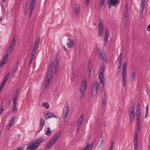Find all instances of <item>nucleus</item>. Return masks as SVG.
Segmentation results:
<instances>
[{"mask_svg": "<svg viewBox=\"0 0 150 150\" xmlns=\"http://www.w3.org/2000/svg\"><path fill=\"white\" fill-rule=\"evenodd\" d=\"M40 38L39 37H38L36 38L35 41V43L34 45L33 49L32 50L31 56L29 62V64H30L32 62L34 59V56L38 50V48L40 43Z\"/></svg>", "mask_w": 150, "mask_h": 150, "instance_id": "nucleus-1", "label": "nucleus"}, {"mask_svg": "<svg viewBox=\"0 0 150 150\" xmlns=\"http://www.w3.org/2000/svg\"><path fill=\"white\" fill-rule=\"evenodd\" d=\"M141 113L140 105V103H138L136 107L137 128L138 131H139L140 130V119L141 116Z\"/></svg>", "mask_w": 150, "mask_h": 150, "instance_id": "nucleus-2", "label": "nucleus"}, {"mask_svg": "<svg viewBox=\"0 0 150 150\" xmlns=\"http://www.w3.org/2000/svg\"><path fill=\"white\" fill-rule=\"evenodd\" d=\"M105 67L104 64L103 63L101 64L100 69L99 70L100 73L99 75V78L100 80V83H104L105 78L104 75Z\"/></svg>", "mask_w": 150, "mask_h": 150, "instance_id": "nucleus-3", "label": "nucleus"}, {"mask_svg": "<svg viewBox=\"0 0 150 150\" xmlns=\"http://www.w3.org/2000/svg\"><path fill=\"white\" fill-rule=\"evenodd\" d=\"M98 81H95L93 83L92 88L91 95L92 97H95L98 92Z\"/></svg>", "mask_w": 150, "mask_h": 150, "instance_id": "nucleus-4", "label": "nucleus"}, {"mask_svg": "<svg viewBox=\"0 0 150 150\" xmlns=\"http://www.w3.org/2000/svg\"><path fill=\"white\" fill-rule=\"evenodd\" d=\"M100 49H97V54H98V57L99 58L102 59L104 62H106L107 61L106 55L103 51H101Z\"/></svg>", "mask_w": 150, "mask_h": 150, "instance_id": "nucleus-5", "label": "nucleus"}, {"mask_svg": "<svg viewBox=\"0 0 150 150\" xmlns=\"http://www.w3.org/2000/svg\"><path fill=\"white\" fill-rule=\"evenodd\" d=\"M38 148V146L37 145V144L33 141L28 144L26 150H35Z\"/></svg>", "mask_w": 150, "mask_h": 150, "instance_id": "nucleus-6", "label": "nucleus"}, {"mask_svg": "<svg viewBox=\"0 0 150 150\" xmlns=\"http://www.w3.org/2000/svg\"><path fill=\"white\" fill-rule=\"evenodd\" d=\"M67 107H65L63 109V111L62 114L63 118L64 120H65L67 117L69 111V108L68 106V103Z\"/></svg>", "mask_w": 150, "mask_h": 150, "instance_id": "nucleus-7", "label": "nucleus"}, {"mask_svg": "<svg viewBox=\"0 0 150 150\" xmlns=\"http://www.w3.org/2000/svg\"><path fill=\"white\" fill-rule=\"evenodd\" d=\"M36 1V0H32L31 2L29 8L30 13L29 14V16L30 18V17L31 14L33 13V11L35 7Z\"/></svg>", "mask_w": 150, "mask_h": 150, "instance_id": "nucleus-8", "label": "nucleus"}, {"mask_svg": "<svg viewBox=\"0 0 150 150\" xmlns=\"http://www.w3.org/2000/svg\"><path fill=\"white\" fill-rule=\"evenodd\" d=\"M101 19L99 20V25L98 26L99 35L101 36L103 35V33L104 30V26L102 25V23L100 22Z\"/></svg>", "mask_w": 150, "mask_h": 150, "instance_id": "nucleus-9", "label": "nucleus"}, {"mask_svg": "<svg viewBox=\"0 0 150 150\" xmlns=\"http://www.w3.org/2000/svg\"><path fill=\"white\" fill-rule=\"evenodd\" d=\"M68 41L67 43V47L70 48H74V44L73 40L71 38H68Z\"/></svg>", "mask_w": 150, "mask_h": 150, "instance_id": "nucleus-10", "label": "nucleus"}, {"mask_svg": "<svg viewBox=\"0 0 150 150\" xmlns=\"http://www.w3.org/2000/svg\"><path fill=\"white\" fill-rule=\"evenodd\" d=\"M60 134L61 132H60L55 133L52 138L50 140H51L55 144L60 137Z\"/></svg>", "mask_w": 150, "mask_h": 150, "instance_id": "nucleus-11", "label": "nucleus"}, {"mask_svg": "<svg viewBox=\"0 0 150 150\" xmlns=\"http://www.w3.org/2000/svg\"><path fill=\"white\" fill-rule=\"evenodd\" d=\"M87 81L86 79H84L81 84V88L79 90H83L85 91L87 88Z\"/></svg>", "mask_w": 150, "mask_h": 150, "instance_id": "nucleus-12", "label": "nucleus"}, {"mask_svg": "<svg viewBox=\"0 0 150 150\" xmlns=\"http://www.w3.org/2000/svg\"><path fill=\"white\" fill-rule=\"evenodd\" d=\"M134 149H137L138 146V132H136L134 135Z\"/></svg>", "mask_w": 150, "mask_h": 150, "instance_id": "nucleus-13", "label": "nucleus"}, {"mask_svg": "<svg viewBox=\"0 0 150 150\" xmlns=\"http://www.w3.org/2000/svg\"><path fill=\"white\" fill-rule=\"evenodd\" d=\"M118 0H108L107 1L108 4H110L113 6L116 7L119 4Z\"/></svg>", "mask_w": 150, "mask_h": 150, "instance_id": "nucleus-14", "label": "nucleus"}, {"mask_svg": "<svg viewBox=\"0 0 150 150\" xmlns=\"http://www.w3.org/2000/svg\"><path fill=\"white\" fill-rule=\"evenodd\" d=\"M19 88H17L16 89L15 93L14 94V96L13 99V102H17L18 99V98L19 95Z\"/></svg>", "mask_w": 150, "mask_h": 150, "instance_id": "nucleus-15", "label": "nucleus"}, {"mask_svg": "<svg viewBox=\"0 0 150 150\" xmlns=\"http://www.w3.org/2000/svg\"><path fill=\"white\" fill-rule=\"evenodd\" d=\"M8 57V53L5 55L1 61L0 62V69L2 66L6 63V61Z\"/></svg>", "mask_w": 150, "mask_h": 150, "instance_id": "nucleus-16", "label": "nucleus"}, {"mask_svg": "<svg viewBox=\"0 0 150 150\" xmlns=\"http://www.w3.org/2000/svg\"><path fill=\"white\" fill-rule=\"evenodd\" d=\"M55 144L51 140H50L45 147V150H49L52 146Z\"/></svg>", "mask_w": 150, "mask_h": 150, "instance_id": "nucleus-17", "label": "nucleus"}, {"mask_svg": "<svg viewBox=\"0 0 150 150\" xmlns=\"http://www.w3.org/2000/svg\"><path fill=\"white\" fill-rule=\"evenodd\" d=\"M108 35L109 30L108 29H107L105 31V36L104 38V41H105V46L107 44V42L108 41Z\"/></svg>", "mask_w": 150, "mask_h": 150, "instance_id": "nucleus-18", "label": "nucleus"}, {"mask_svg": "<svg viewBox=\"0 0 150 150\" xmlns=\"http://www.w3.org/2000/svg\"><path fill=\"white\" fill-rule=\"evenodd\" d=\"M44 140L42 138H38L36 139L34 142L35 143L37 144L38 147L40 145V144L43 142Z\"/></svg>", "mask_w": 150, "mask_h": 150, "instance_id": "nucleus-19", "label": "nucleus"}, {"mask_svg": "<svg viewBox=\"0 0 150 150\" xmlns=\"http://www.w3.org/2000/svg\"><path fill=\"white\" fill-rule=\"evenodd\" d=\"M125 16L124 21L126 23L128 21V9H126L124 12Z\"/></svg>", "mask_w": 150, "mask_h": 150, "instance_id": "nucleus-20", "label": "nucleus"}, {"mask_svg": "<svg viewBox=\"0 0 150 150\" xmlns=\"http://www.w3.org/2000/svg\"><path fill=\"white\" fill-rule=\"evenodd\" d=\"M146 3V0H142V2L141 4V7L142 10L141 11L142 14H143V11L144 9L145 5Z\"/></svg>", "mask_w": 150, "mask_h": 150, "instance_id": "nucleus-21", "label": "nucleus"}, {"mask_svg": "<svg viewBox=\"0 0 150 150\" xmlns=\"http://www.w3.org/2000/svg\"><path fill=\"white\" fill-rule=\"evenodd\" d=\"M122 75L123 86H125L126 83L127 73H125L123 72V73H122Z\"/></svg>", "mask_w": 150, "mask_h": 150, "instance_id": "nucleus-22", "label": "nucleus"}, {"mask_svg": "<svg viewBox=\"0 0 150 150\" xmlns=\"http://www.w3.org/2000/svg\"><path fill=\"white\" fill-rule=\"evenodd\" d=\"M135 105H133L132 106L131 108H130L129 112V114H135L134 110L135 108Z\"/></svg>", "mask_w": 150, "mask_h": 150, "instance_id": "nucleus-23", "label": "nucleus"}, {"mask_svg": "<svg viewBox=\"0 0 150 150\" xmlns=\"http://www.w3.org/2000/svg\"><path fill=\"white\" fill-rule=\"evenodd\" d=\"M17 102H13V112L14 113H16L17 111Z\"/></svg>", "mask_w": 150, "mask_h": 150, "instance_id": "nucleus-24", "label": "nucleus"}, {"mask_svg": "<svg viewBox=\"0 0 150 150\" xmlns=\"http://www.w3.org/2000/svg\"><path fill=\"white\" fill-rule=\"evenodd\" d=\"M123 68L122 69V73L124 72L125 73H127V62H125L123 65Z\"/></svg>", "mask_w": 150, "mask_h": 150, "instance_id": "nucleus-25", "label": "nucleus"}, {"mask_svg": "<svg viewBox=\"0 0 150 150\" xmlns=\"http://www.w3.org/2000/svg\"><path fill=\"white\" fill-rule=\"evenodd\" d=\"M45 124V121L42 118H41L40 120V125L42 127L41 129L40 130L39 132H40L41 130H42Z\"/></svg>", "mask_w": 150, "mask_h": 150, "instance_id": "nucleus-26", "label": "nucleus"}, {"mask_svg": "<svg viewBox=\"0 0 150 150\" xmlns=\"http://www.w3.org/2000/svg\"><path fill=\"white\" fill-rule=\"evenodd\" d=\"M93 144L91 143L89 145H87L86 147L83 150H91L93 147Z\"/></svg>", "mask_w": 150, "mask_h": 150, "instance_id": "nucleus-27", "label": "nucleus"}, {"mask_svg": "<svg viewBox=\"0 0 150 150\" xmlns=\"http://www.w3.org/2000/svg\"><path fill=\"white\" fill-rule=\"evenodd\" d=\"M16 39L14 37L13 38L12 42L11 43L10 47V48H12L14 47L16 44Z\"/></svg>", "mask_w": 150, "mask_h": 150, "instance_id": "nucleus-28", "label": "nucleus"}, {"mask_svg": "<svg viewBox=\"0 0 150 150\" xmlns=\"http://www.w3.org/2000/svg\"><path fill=\"white\" fill-rule=\"evenodd\" d=\"M135 78V73L133 72L131 74L130 77V81H131L133 82Z\"/></svg>", "mask_w": 150, "mask_h": 150, "instance_id": "nucleus-29", "label": "nucleus"}, {"mask_svg": "<svg viewBox=\"0 0 150 150\" xmlns=\"http://www.w3.org/2000/svg\"><path fill=\"white\" fill-rule=\"evenodd\" d=\"M80 9V6L78 5H76L75 6V12L76 14H78L79 13Z\"/></svg>", "mask_w": 150, "mask_h": 150, "instance_id": "nucleus-30", "label": "nucleus"}, {"mask_svg": "<svg viewBox=\"0 0 150 150\" xmlns=\"http://www.w3.org/2000/svg\"><path fill=\"white\" fill-rule=\"evenodd\" d=\"M51 80L46 79L45 85V88H48Z\"/></svg>", "mask_w": 150, "mask_h": 150, "instance_id": "nucleus-31", "label": "nucleus"}, {"mask_svg": "<svg viewBox=\"0 0 150 150\" xmlns=\"http://www.w3.org/2000/svg\"><path fill=\"white\" fill-rule=\"evenodd\" d=\"M105 0H100V4L101 5V6L100 7L101 8H104L105 7V4H104V2L105 1Z\"/></svg>", "mask_w": 150, "mask_h": 150, "instance_id": "nucleus-32", "label": "nucleus"}, {"mask_svg": "<svg viewBox=\"0 0 150 150\" xmlns=\"http://www.w3.org/2000/svg\"><path fill=\"white\" fill-rule=\"evenodd\" d=\"M99 89L101 92H103V87L104 86V83H99Z\"/></svg>", "mask_w": 150, "mask_h": 150, "instance_id": "nucleus-33", "label": "nucleus"}, {"mask_svg": "<svg viewBox=\"0 0 150 150\" xmlns=\"http://www.w3.org/2000/svg\"><path fill=\"white\" fill-rule=\"evenodd\" d=\"M149 104H148L146 106V113L145 115V118H147L148 116V113H149Z\"/></svg>", "mask_w": 150, "mask_h": 150, "instance_id": "nucleus-34", "label": "nucleus"}, {"mask_svg": "<svg viewBox=\"0 0 150 150\" xmlns=\"http://www.w3.org/2000/svg\"><path fill=\"white\" fill-rule=\"evenodd\" d=\"M47 130L46 132V134L48 136H50L51 135V131L50 130V127H47Z\"/></svg>", "mask_w": 150, "mask_h": 150, "instance_id": "nucleus-35", "label": "nucleus"}, {"mask_svg": "<svg viewBox=\"0 0 150 150\" xmlns=\"http://www.w3.org/2000/svg\"><path fill=\"white\" fill-rule=\"evenodd\" d=\"M30 0H26L25 3V8L26 9H28V7L29 6Z\"/></svg>", "mask_w": 150, "mask_h": 150, "instance_id": "nucleus-36", "label": "nucleus"}, {"mask_svg": "<svg viewBox=\"0 0 150 150\" xmlns=\"http://www.w3.org/2000/svg\"><path fill=\"white\" fill-rule=\"evenodd\" d=\"M81 93H80V98L82 99L85 93V91L82 90L80 91Z\"/></svg>", "mask_w": 150, "mask_h": 150, "instance_id": "nucleus-37", "label": "nucleus"}, {"mask_svg": "<svg viewBox=\"0 0 150 150\" xmlns=\"http://www.w3.org/2000/svg\"><path fill=\"white\" fill-rule=\"evenodd\" d=\"M15 117H12L11 119L9 122V124L10 125H11L12 126V125H13V122L15 120Z\"/></svg>", "mask_w": 150, "mask_h": 150, "instance_id": "nucleus-38", "label": "nucleus"}, {"mask_svg": "<svg viewBox=\"0 0 150 150\" xmlns=\"http://www.w3.org/2000/svg\"><path fill=\"white\" fill-rule=\"evenodd\" d=\"M129 116L130 120L132 121L135 118V114H129Z\"/></svg>", "mask_w": 150, "mask_h": 150, "instance_id": "nucleus-39", "label": "nucleus"}, {"mask_svg": "<svg viewBox=\"0 0 150 150\" xmlns=\"http://www.w3.org/2000/svg\"><path fill=\"white\" fill-rule=\"evenodd\" d=\"M52 73H47V74L46 76V79L51 80L52 76Z\"/></svg>", "mask_w": 150, "mask_h": 150, "instance_id": "nucleus-40", "label": "nucleus"}, {"mask_svg": "<svg viewBox=\"0 0 150 150\" xmlns=\"http://www.w3.org/2000/svg\"><path fill=\"white\" fill-rule=\"evenodd\" d=\"M42 106H45L46 109H48L50 107L49 104L46 103H43L42 104Z\"/></svg>", "mask_w": 150, "mask_h": 150, "instance_id": "nucleus-41", "label": "nucleus"}, {"mask_svg": "<svg viewBox=\"0 0 150 150\" xmlns=\"http://www.w3.org/2000/svg\"><path fill=\"white\" fill-rule=\"evenodd\" d=\"M90 63L88 65V70L89 71V73H91L92 71V66L91 65H90Z\"/></svg>", "mask_w": 150, "mask_h": 150, "instance_id": "nucleus-42", "label": "nucleus"}, {"mask_svg": "<svg viewBox=\"0 0 150 150\" xmlns=\"http://www.w3.org/2000/svg\"><path fill=\"white\" fill-rule=\"evenodd\" d=\"M122 53H121L119 57V58L118 59V62L122 63Z\"/></svg>", "mask_w": 150, "mask_h": 150, "instance_id": "nucleus-43", "label": "nucleus"}, {"mask_svg": "<svg viewBox=\"0 0 150 150\" xmlns=\"http://www.w3.org/2000/svg\"><path fill=\"white\" fill-rule=\"evenodd\" d=\"M50 112H47L46 113H45V116L46 119H47L48 118H50L49 117L50 116Z\"/></svg>", "mask_w": 150, "mask_h": 150, "instance_id": "nucleus-44", "label": "nucleus"}, {"mask_svg": "<svg viewBox=\"0 0 150 150\" xmlns=\"http://www.w3.org/2000/svg\"><path fill=\"white\" fill-rule=\"evenodd\" d=\"M13 50V49L12 48H10V47L9 49L8 50V52L6 53L5 55H6L7 53H8V54H11Z\"/></svg>", "mask_w": 150, "mask_h": 150, "instance_id": "nucleus-45", "label": "nucleus"}, {"mask_svg": "<svg viewBox=\"0 0 150 150\" xmlns=\"http://www.w3.org/2000/svg\"><path fill=\"white\" fill-rule=\"evenodd\" d=\"M53 68H52L51 67H49V69L47 71L48 73H52L53 71Z\"/></svg>", "mask_w": 150, "mask_h": 150, "instance_id": "nucleus-46", "label": "nucleus"}, {"mask_svg": "<svg viewBox=\"0 0 150 150\" xmlns=\"http://www.w3.org/2000/svg\"><path fill=\"white\" fill-rule=\"evenodd\" d=\"M19 61H17L16 63V64L14 67V68H15L16 69H18V67H19L18 65H19Z\"/></svg>", "mask_w": 150, "mask_h": 150, "instance_id": "nucleus-47", "label": "nucleus"}, {"mask_svg": "<svg viewBox=\"0 0 150 150\" xmlns=\"http://www.w3.org/2000/svg\"><path fill=\"white\" fill-rule=\"evenodd\" d=\"M24 147L23 146L17 148L13 150H24Z\"/></svg>", "mask_w": 150, "mask_h": 150, "instance_id": "nucleus-48", "label": "nucleus"}, {"mask_svg": "<svg viewBox=\"0 0 150 150\" xmlns=\"http://www.w3.org/2000/svg\"><path fill=\"white\" fill-rule=\"evenodd\" d=\"M114 142H112L111 143V144L110 147L109 149L112 150L113 149V147L114 146Z\"/></svg>", "mask_w": 150, "mask_h": 150, "instance_id": "nucleus-49", "label": "nucleus"}, {"mask_svg": "<svg viewBox=\"0 0 150 150\" xmlns=\"http://www.w3.org/2000/svg\"><path fill=\"white\" fill-rule=\"evenodd\" d=\"M49 118H50L52 117H54L55 118H57V116L54 113H50V116L49 117Z\"/></svg>", "mask_w": 150, "mask_h": 150, "instance_id": "nucleus-50", "label": "nucleus"}, {"mask_svg": "<svg viewBox=\"0 0 150 150\" xmlns=\"http://www.w3.org/2000/svg\"><path fill=\"white\" fill-rule=\"evenodd\" d=\"M81 125H80V124H79V123L78 124L77 127L76 129V130L78 132H79V131L80 129Z\"/></svg>", "mask_w": 150, "mask_h": 150, "instance_id": "nucleus-51", "label": "nucleus"}, {"mask_svg": "<svg viewBox=\"0 0 150 150\" xmlns=\"http://www.w3.org/2000/svg\"><path fill=\"white\" fill-rule=\"evenodd\" d=\"M56 62L55 64V67H59V60H57V59H56Z\"/></svg>", "mask_w": 150, "mask_h": 150, "instance_id": "nucleus-52", "label": "nucleus"}, {"mask_svg": "<svg viewBox=\"0 0 150 150\" xmlns=\"http://www.w3.org/2000/svg\"><path fill=\"white\" fill-rule=\"evenodd\" d=\"M54 65V62L52 61L50 64V67H51L52 68H53V66Z\"/></svg>", "mask_w": 150, "mask_h": 150, "instance_id": "nucleus-53", "label": "nucleus"}, {"mask_svg": "<svg viewBox=\"0 0 150 150\" xmlns=\"http://www.w3.org/2000/svg\"><path fill=\"white\" fill-rule=\"evenodd\" d=\"M121 63H122L118 62V63L117 64V65H118V67L117 69H120V68L121 66Z\"/></svg>", "mask_w": 150, "mask_h": 150, "instance_id": "nucleus-54", "label": "nucleus"}, {"mask_svg": "<svg viewBox=\"0 0 150 150\" xmlns=\"http://www.w3.org/2000/svg\"><path fill=\"white\" fill-rule=\"evenodd\" d=\"M12 125H10L9 124L8 125H7L6 127V129L7 130H8L10 129V127H11Z\"/></svg>", "mask_w": 150, "mask_h": 150, "instance_id": "nucleus-55", "label": "nucleus"}, {"mask_svg": "<svg viewBox=\"0 0 150 150\" xmlns=\"http://www.w3.org/2000/svg\"><path fill=\"white\" fill-rule=\"evenodd\" d=\"M83 120L80 119L79 118V124H80L81 125V124L82 123Z\"/></svg>", "mask_w": 150, "mask_h": 150, "instance_id": "nucleus-56", "label": "nucleus"}, {"mask_svg": "<svg viewBox=\"0 0 150 150\" xmlns=\"http://www.w3.org/2000/svg\"><path fill=\"white\" fill-rule=\"evenodd\" d=\"M84 118V114H81L80 117V119L83 120Z\"/></svg>", "mask_w": 150, "mask_h": 150, "instance_id": "nucleus-57", "label": "nucleus"}, {"mask_svg": "<svg viewBox=\"0 0 150 150\" xmlns=\"http://www.w3.org/2000/svg\"><path fill=\"white\" fill-rule=\"evenodd\" d=\"M59 67H55V71L54 73L55 74H56L57 73L58 69Z\"/></svg>", "mask_w": 150, "mask_h": 150, "instance_id": "nucleus-58", "label": "nucleus"}, {"mask_svg": "<svg viewBox=\"0 0 150 150\" xmlns=\"http://www.w3.org/2000/svg\"><path fill=\"white\" fill-rule=\"evenodd\" d=\"M28 9H26L25 8V14H27L28 13Z\"/></svg>", "mask_w": 150, "mask_h": 150, "instance_id": "nucleus-59", "label": "nucleus"}, {"mask_svg": "<svg viewBox=\"0 0 150 150\" xmlns=\"http://www.w3.org/2000/svg\"><path fill=\"white\" fill-rule=\"evenodd\" d=\"M90 0H86V5H87L88 4Z\"/></svg>", "mask_w": 150, "mask_h": 150, "instance_id": "nucleus-60", "label": "nucleus"}, {"mask_svg": "<svg viewBox=\"0 0 150 150\" xmlns=\"http://www.w3.org/2000/svg\"><path fill=\"white\" fill-rule=\"evenodd\" d=\"M106 102L105 100L104 99L103 101V105H105L106 104Z\"/></svg>", "mask_w": 150, "mask_h": 150, "instance_id": "nucleus-61", "label": "nucleus"}, {"mask_svg": "<svg viewBox=\"0 0 150 150\" xmlns=\"http://www.w3.org/2000/svg\"><path fill=\"white\" fill-rule=\"evenodd\" d=\"M4 109L2 107V109H0V115L3 112Z\"/></svg>", "mask_w": 150, "mask_h": 150, "instance_id": "nucleus-62", "label": "nucleus"}, {"mask_svg": "<svg viewBox=\"0 0 150 150\" xmlns=\"http://www.w3.org/2000/svg\"><path fill=\"white\" fill-rule=\"evenodd\" d=\"M147 30L148 31H150V24L148 26Z\"/></svg>", "mask_w": 150, "mask_h": 150, "instance_id": "nucleus-63", "label": "nucleus"}, {"mask_svg": "<svg viewBox=\"0 0 150 150\" xmlns=\"http://www.w3.org/2000/svg\"><path fill=\"white\" fill-rule=\"evenodd\" d=\"M103 138H102V140L101 141V142L100 143V146H101L103 144Z\"/></svg>", "mask_w": 150, "mask_h": 150, "instance_id": "nucleus-64", "label": "nucleus"}]
</instances>
